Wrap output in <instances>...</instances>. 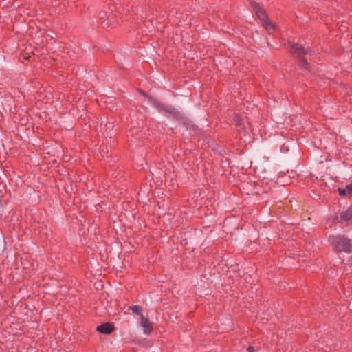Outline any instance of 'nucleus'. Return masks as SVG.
I'll return each mask as SVG.
<instances>
[{"label": "nucleus", "mask_w": 352, "mask_h": 352, "mask_svg": "<svg viewBox=\"0 0 352 352\" xmlns=\"http://www.w3.org/2000/svg\"><path fill=\"white\" fill-rule=\"evenodd\" d=\"M97 330L102 333L109 334L113 330V326L111 323H104L98 326Z\"/></svg>", "instance_id": "obj_3"}, {"label": "nucleus", "mask_w": 352, "mask_h": 352, "mask_svg": "<svg viewBox=\"0 0 352 352\" xmlns=\"http://www.w3.org/2000/svg\"><path fill=\"white\" fill-rule=\"evenodd\" d=\"M252 6L254 9L256 10V13L257 16L262 21H265L267 19V16L265 14V12L263 9L256 3H253Z\"/></svg>", "instance_id": "obj_2"}, {"label": "nucleus", "mask_w": 352, "mask_h": 352, "mask_svg": "<svg viewBox=\"0 0 352 352\" xmlns=\"http://www.w3.org/2000/svg\"><path fill=\"white\" fill-rule=\"evenodd\" d=\"M105 126H107V129H111V124L110 123H109V124H105Z\"/></svg>", "instance_id": "obj_12"}, {"label": "nucleus", "mask_w": 352, "mask_h": 352, "mask_svg": "<svg viewBox=\"0 0 352 352\" xmlns=\"http://www.w3.org/2000/svg\"><path fill=\"white\" fill-rule=\"evenodd\" d=\"M148 100H149V101H151L153 104H157V101H156L155 99L152 98L151 97H149V98H148Z\"/></svg>", "instance_id": "obj_10"}, {"label": "nucleus", "mask_w": 352, "mask_h": 352, "mask_svg": "<svg viewBox=\"0 0 352 352\" xmlns=\"http://www.w3.org/2000/svg\"><path fill=\"white\" fill-rule=\"evenodd\" d=\"M119 1V0H113V2L116 3H117V1Z\"/></svg>", "instance_id": "obj_13"}, {"label": "nucleus", "mask_w": 352, "mask_h": 352, "mask_svg": "<svg viewBox=\"0 0 352 352\" xmlns=\"http://www.w3.org/2000/svg\"><path fill=\"white\" fill-rule=\"evenodd\" d=\"M292 47L294 50V52L297 54L298 56L307 53V51L305 47L298 43H294L292 45Z\"/></svg>", "instance_id": "obj_6"}, {"label": "nucleus", "mask_w": 352, "mask_h": 352, "mask_svg": "<svg viewBox=\"0 0 352 352\" xmlns=\"http://www.w3.org/2000/svg\"><path fill=\"white\" fill-rule=\"evenodd\" d=\"M342 221H348L352 220V206L341 214Z\"/></svg>", "instance_id": "obj_8"}, {"label": "nucleus", "mask_w": 352, "mask_h": 352, "mask_svg": "<svg viewBox=\"0 0 352 352\" xmlns=\"http://www.w3.org/2000/svg\"><path fill=\"white\" fill-rule=\"evenodd\" d=\"M141 326L143 327L144 332L146 334L150 333L151 331H152L151 323L149 322V320L147 318H144L143 316H142V318H141Z\"/></svg>", "instance_id": "obj_4"}, {"label": "nucleus", "mask_w": 352, "mask_h": 352, "mask_svg": "<svg viewBox=\"0 0 352 352\" xmlns=\"http://www.w3.org/2000/svg\"><path fill=\"white\" fill-rule=\"evenodd\" d=\"M330 240L338 252H350L352 251V245L350 241L344 236H332Z\"/></svg>", "instance_id": "obj_1"}, {"label": "nucleus", "mask_w": 352, "mask_h": 352, "mask_svg": "<svg viewBox=\"0 0 352 352\" xmlns=\"http://www.w3.org/2000/svg\"><path fill=\"white\" fill-rule=\"evenodd\" d=\"M131 309L132 310V311L133 313H136L138 314H140L141 316H142V307H140L139 305H135V306L131 307Z\"/></svg>", "instance_id": "obj_9"}, {"label": "nucleus", "mask_w": 352, "mask_h": 352, "mask_svg": "<svg viewBox=\"0 0 352 352\" xmlns=\"http://www.w3.org/2000/svg\"><path fill=\"white\" fill-rule=\"evenodd\" d=\"M248 352H255L254 349L252 346H249L248 348Z\"/></svg>", "instance_id": "obj_11"}, {"label": "nucleus", "mask_w": 352, "mask_h": 352, "mask_svg": "<svg viewBox=\"0 0 352 352\" xmlns=\"http://www.w3.org/2000/svg\"><path fill=\"white\" fill-rule=\"evenodd\" d=\"M338 192L341 196H349L352 195V184H349L344 188H338Z\"/></svg>", "instance_id": "obj_7"}, {"label": "nucleus", "mask_w": 352, "mask_h": 352, "mask_svg": "<svg viewBox=\"0 0 352 352\" xmlns=\"http://www.w3.org/2000/svg\"><path fill=\"white\" fill-rule=\"evenodd\" d=\"M236 122H237V124H240V122L239 120H237Z\"/></svg>", "instance_id": "obj_14"}, {"label": "nucleus", "mask_w": 352, "mask_h": 352, "mask_svg": "<svg viewBox=\"0 0 352 352\" xmlns=\"http://www.w3.org/2000/svg\"><path fill=\"white\" fill-rule=\"evenodd\" d=\"M262 22L263 27L269 34H272L276 28L275 24L269 20L268 18Z\"/></svg>", "instance_id": "obj_5"}]
</instances>
